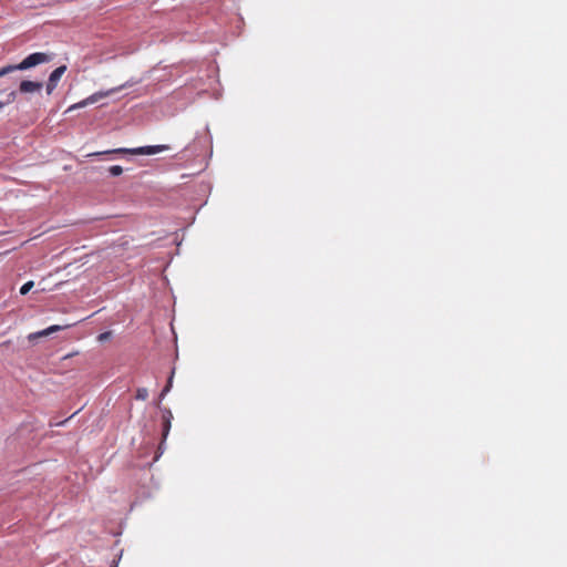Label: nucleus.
<instances>
[{"mask_svg":"<svg viewBox=\"0 0 567 567\" xmlns=\"http://www.w3.org/2000/svg\"><path fill=\"white\" fill-rule=\"evenodd\" d=\"M34 284L33 281H28L25 282L21 288H20V293L21 295H27L32 288H33Z\"/></svg>","mask_w":567,"mask_h":567,"instance_id":"1a4fd4ad","label":"nucleus"},{"mask_svg":"<svg viewBox=\"0 0 567 567\" xmlns=\"http://www.w3.org/2000/svg\"><path fill=\"white\" fill-rule=\"evenodd\" d=\"M135 398H136L137 400L145 401V400L148 398V391H147V389H145V388H140V389H137Z\"/></svg>","mask_w":567,"mask_h":567,"instance_id":"0eeeda50","label":"nucleus"},{"mask_svg":"<svg viewBox=\"0 0 567 567\" xmlns=\"http://www.w3.org/2000/svg\"><path fill=\"white\" fill-rule=\"evenodd\" d=\"M69 421V419L62 421V422H50V426H60L65 424Z\"/></svg>","mask_w":567,"mask_h":567,"instance_id":"ddd939ff","label":"nucleus"},{"mask_svg":"<svg viewBox=\"0 0 567 567\" xmlns=\"http://www.w3.org/2000/svg\"><path fill=\"white\" fill-rule=\"evenodd\" d=\"M72 324L68 323V324H64V326H60V324H54V326H51L42 331H39V332H34V333H30L29 334V340H35L38 338H41V337H47L53 332H58V331H61L63 329H66L69 327H71Z\"/></svg>","mask_w":567,"mask_h":567,"instance_id":"20e7f679","label":"nucleus"},{"mask_svg":"<svg viewBox=\"0 0 567 567\" xmlns=\"http://www.w3.org/2000/svg\"><path fill=\"white\" fill-rule=\"evenodd\" d=\"M169 429H171V422H169V420H166L164 423V429H163L164 439L167 436Z\"/></svg>","mask_w":567,"mask_h":567,"instance_id":"9d476101","label":"nucleus"},{"mask_svg":"<svg viewBox=\"0 0 567 567\" xmlns=\"http://www.w3.org/2000/svg\"><path fill=\"white\" fill-rule=\"evenodd\" d=\"M112 176H120L123 173V167L120 165H113L109 168Z\"/></svg>","mask_w":567,"mask_h":567,"instance_id":"6e6552de","label":"nucleus"},{"mask_svg":"<svg viewBox=\"0 0 567 567\" xmlns=\"http://www.w3.org/2000/svg\"><path fill=\"white\" fill-rule=\"evenodd\" d=\"M42 86L43 84L41 82L24 80L20 83L19 91L21 93H33L41 91Z\"/></svg>","mask_w":567,"mask_h":567,"instance_id":"39448f33","label":"nucleus"},{"mask_svg":"<svg viewBox=\"0 0 567 567\" xmlns=\"http://www.w3.org/2000/svg\"><path fill=\"white\" fill-rule=\"evenodd\" d=\"M51 60V56L48 53L44 52H35L32 54H29L27 58H24L19 64L14 65H7L0 69V78L7 75L10 72L13 71H22L28 70L31 68H34L39 64L47 63Z\"/></svg>","mask_w":567,"mask_h":567,"instance_id":"f257e3e1","label":"nucleus"},{"mask_svg":"<svg viewBox=\"0 0 567 567\" xmlns=\"http://www.w3.org/2000/svg\"><path fill=\"white\" fill-rule=\"evenodd\" d=\"M107 94L109 93H94L91 96H89L87 99L83 100L82 102L71 106L70 110L78 109V107H83V106H86L89 104H93V103L97 102L100 99L106 96Z\"/></svg>","mask_w":567,"mask_h":567,"instance_id":"423d86ee","label":"nucleus"},{"mask_svg":"<svg viewBox=\"0 0 567 567\" xmlns=\"http://www.w3.org/2000/svg\"><path fill=\"white\" fill-rule=\"evenodd\" d=\"M66 71V65H61L53 70V72L50 74L48 83H47V93L51 94L58 86L59 81L61 80L62 75Z\"/></svg>","mask_w":567,"mask_h":567,"instance_id":"7ed1b4c3","label":"nucleus"},{"mask_svg":"<svg viewBox=\"0 0 567 567\" xmlns=\"http://www.w3.org/2000/svg\"><path fill=\"white\" fill-rule=\"evenodd\" d=\"M169 150L168 145H152V146H142L137 148H117L113 151H105L102 154H111V153H121V154H134V155H154L163 151ZM93 155L97 156L101 153H94Z\"/></svg>","mask_w":567,"mask_h":567,"instance_id":"f03ea898","label":"nucleus"},{"mask_svg":"<svg viewBox=\"0 0 567 567\" xmlns=\"http://www.w3.org/2000/svg\"><path fill=\"white\" fill-rule=\"evenodd\" d=\"M171 384H172V378L169 379L168 384L163 389L162 394H161L162 396H164L169 391Z\"/></svg>","mask_w":567,"mask_h":567,"instance_id":"9b49d317","label":"nucleus"},{"mask_svg":"<svg viewBox=\"0 0 567 567\" xmlns=\"http://www.w3.org/2000/svg\"><path fill=\"white\" fill-rule=\"evenodd\" d=\"M110 334H111L110 332L101 333V334L99 336V340H100V341H104V340L109 339Z\"/></svg>","mask_w":567,"mask_h":567,"instance_id":"f8f14e48","label":"nucleus"}]
</instances>
